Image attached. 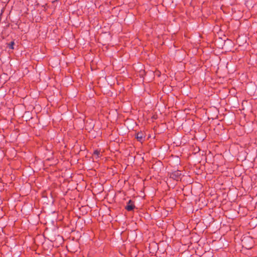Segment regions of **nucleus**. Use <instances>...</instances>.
<instances>
[{
    "label": "nucleus",
    "instance_id": "f257e3e1",
    "mask_svg": "<svg viewBox=\"0 0 257 257\" xmlns=\"http://www.w3.org/2000/svg\"><path fill=\"white\" fill-rule=\"evenodd\" d=\"M134 207H135V205H134L133 202H132V201L131 200H130L127 203L125 208L128 211H131L134 208Z\"/></svg>",
    "mask_w": 257,
    "mask_h": 257
},
{
    "label": "nucleus",
    "instance_id": "f03ea898",
    "mask_svg": "<svg viewBox=\"0 0 257 257\" xmlns=\"http://www.w3.org/2000/svg\"><path fill=\"white\" fill-rule=\"evenodd\" d=\"M144 138V136L143 134L142 133H138L136 135L137 139L140 142H142Z\"/></svg>",
    "mask_w": 257,
    "mask_h": 257
},
{
    "label": "nucleus",
    "instance_id": "7ed1b4c3",
    "mask_svg": "<svg viewBox=\"0 0 257 257\" xmlns=\"http://www.w3.org/2000/svg\"><path fill=\"white\" fill-rule=\"evenodd\" d=\"M9 45H10V48H14V42H11Z\"/></svg>",
    "mask_w": 257,
    "mask_h": 257
},
{
    "label": "nucleus",
    "instance_id": "20e7f679",
    "mask_svg": "<svg viewBox=\"0 0 257 257\" xmlns=\"http://www.w3.org/2000/svg\"><path fill=\"white\" fill-rule=\"evenodd\" d=\"M94 154H96L97 155H98V154H99V152H97V151H95V152H94Z\"/></svg>",
    "mask_w": 257,
    "mask_h": 257
}]
</instances>
